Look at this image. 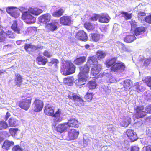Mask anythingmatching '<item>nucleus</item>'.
I'll return each instance as SVG.
<instances>
[{
    "label": "nucleus",
    "mask_w": 151,
    "mask_h": 151,
    "mask_svg": "<svg viewBox=\"0 0 151 151\" xmlns=\"http://www.w3.org/2000/svg\"><path fill=\"white\" fill-rule=\"evenodd\" d=\"M75 66L70 61H67L61 67V71L64 75H67L74 73L75 71Z\"/></svg>",
    "instance_id": "1"
},
{
    "label": "nucleus",
    "mask_w": 151,
    "mask_h": 151,
    "mask_svg": "<svg viewBox=\"0 0 151 151\" xmlns=\"http://www.w3.org/2000/svg\"><path fill=\"white\" fill-rule=\"evenodd\" d=\"M84 69L83 67H81L80 72L79 74V78L75 81V83L78 86H81L85 84L88 76V68Z\"/></svg>",
    "instance_id": "2"
},
{
    "label": "nucleus",
    "mask_w": 151,
    "mask_h": 151,
    "mask_svg": "<svg viewBox=\"0 0 151 151\" xmlns=\"http://www.w3.org/2000/svg\"><path fill=\"white\" fill-rule=\"evenodd\" d=\"M45 113L47 115L52 116L55 117L54 120L55 121L59 122L62 120V118L60 116L61 111L60 109L54 114V108L53 106L50 105H47L45 106L44 110Z\"/></svg>",
    "instance_id": "3"
},
{
    "label": "nucleus",
    "mask_w": 151,
    "mask_h": 151,
    "mask_svg": "<svg viewBox=\"0 0 151 151\" xmlns=\"http://www.w3.org/2000/svg\"><path fill=\"white\" fill-rule=\"evenodd\" d=\"M35 10V9L29 8L28 11L23 13L22 18L27 24H31L35 22V18L31 14L34 15Z\"/></svg>",
    "instance_id": "4"
},
{
    "label": "nucleus",
    "mask_w": 151,
    "mask_h": 151,
    "mask_svg": "<svg viewBox=\"0 0 151 151\" xmlns=\"http://www.w3.org/2000/svg\"><path fill=\"white\" fill-rule=\"evenodd\" d=\"M68 97L70 99L73 100L77 105L80 106H83L84 101L80 97L73 93L68 95Z\"/></svg>",
    "instance_id": "5"
},
{
    "label": "nucleus",
    "mask_w": 151,
    "mask_h": 151,
    "mask_svg": "<svg viewBox=\"0 0 151 151\" xmlns=\"http://www.w3.org/2000/svg\"><path fill=\"white\" fill-rule=\"evenodd\" d=\"M98 64V62L96 57L94 56L89 57V59L87 63V64L83 67V68L84 69H86L88 68V71L89 70V67L92 66H95L97 65Z\"/></svg>",
    "instance_id": "6"
},
{
    "label": "nucleus",
    "mask_w": 151,
    "mask_h": 151,
    "mask_svg": "<svg viewBox=\"0 0 151 151\" xmlns=\"http://www.w3.org/2000/svg\"><path fill=\"white\" fill-rule=\"evenodd\" d=\"M32 106L34 111L39 112L42 110L43 106V103L42 101L36 99L34 101Z\"/></svg>",
    "instance_id": "7"
},
{
    "label": "nucleus",
    "mask_w": 151,
    "mask_h": 151,
    "mask_svg": "<svg viewBox=\"0 0 151 151\" xmlns=\"http://www.w3.org/2000/svg\"><path fill=\"white\" fill-rule=\"evenodd\" d=\"M58 25V22L54 20L51 23L46 24L45 28L49 31L54 32L57 30Z\"/></svg>",
    "instance_id": "8"
},
{
    "label": "nucleus",
    "mask_w": 151,
    "mask_h": 151,
    "mask_svg": "<svg viewBox=\"0 0 151 151\" xmlns=\"http://www.w3.org/2000/svg\"><path fill=\"white\" fill-rule=\"evenodd\" d=\"M51 18V15L50 14L47 13L39 17L38 19L40 22L47 24V22L50 21Z\"/></svg>",
    "instance_id": "9"
},
{
    "label": "nucleus",
    "mask_w": 151,
    "mask_h": 151,
    "mask_svg": "<svg viewBox=\"0 0 151 151\" xmlns=\"http://www.w3.org/2000/svg\"><path fill=\"white\" fill-rule=\"evenodd\" d=\"M60 20V23L63 25H68L72 22L71 17L68 16H64Z\"/></svg>",
    "instance_id": "10"
},
{
    "label": "nucleus",
    "mask_w": 151,
    "mask_h": 151,
    "mask_svg": "<svg viewBox=\"0 0 151 151\" xmlns=\"http://www.w3.org/2000/svg\"><path fill=\"white\" fill-rule=\"evenodd\" d=\"M125 68V66L122 63H116L111 68V70L113 71H118L120 70L123 71Z\"/></svg>",
    "instance_id": "11"
},
{
    "label": "nucleus",
    "mask_w": 151,
    "mask_h": 151,
    "mask_svg": "<svg viewBox=\"0 0 151 151\" xmlns=\"http://www.w3.org/2000/svg\"><path fill=\"white\" fill-rule=\"evenodd\" d=\"M126 133L127 137L131 141L134 142L137 139V134L133 130L129 129L127 130Z\"/></svg>",
    "instance_id": "12"
},
{
    "label": "nucleus",
    "mask_w": 151,
    "mask_h": 151,
    "mask_svg": "<svg viewBox=\"0 0 151 151\" xmlns=\"http://www.w3.org/2000/svg\"><path fill=\"white\" fill-rule=\"evenodd\" d=\"M79 134L78 131L75 129H72L69 131L68 136L70 139L74 140L77 139Z\"/></svg>",
    "instance_id": "13"
},
{
    "label": "nucleus",
    "mask_w": 151,
    "mask_h": 151,
    "mask_svg": "<svg viewBox=\"0 0 151 151\" xmlns=\"http://www.w3.org/2000/svg\"><path fill=\"white\" fill-rule=\"evenodd\" d=\"M31 102L30 99H26L23 101L19 104L20 107L22 109L27 110L29 108Z\"/></svg>",
    "instance_id": "14"
},
{
    "label": "nucleus",
    "mask_w": 151,
    "mask_h": 151,
    "mask_svg": "<svg viewBox=\"0 0 151 151\" xmlns=\"http://www.w3.org/2000/svg\"><path fill=\"white\" fill-rule=\"evenodd\" d=\"M76 37L78 39L82 41L86 40L88 37L86 33L83 30L78 32L76 34Z\"/></svg>",
    "instance_id": "15"
},
{
    "label": "nucleus",
    "mask_w": 151,
    "mask_h": 151,
    "mask_svg": "<svg viewBox=\"0 0 151 151\" xmlns=\"http://www.w3.org/2000/svg\"><path fill=\"white\" fill-rule=\"evenodd\" d=\"M17 9L16 7H8L6 9V12L10 14L13 17L17 18L19 15V14L17 13L16 10Z\"/></svg>",
    "instance_id": "16"
},
{
    "label": "nucleus",
    "mask_w": 151,
    "mask_h": 151,
    "mask_svg": "<svg viewBox=\"0 0 151 151\" xmlns=\"http://www.w3.org/2000/svg\"><path fill=\"white\" fill-rule=\"evenodd\" d=\"M110 19V17L106 14H99V22L102 23H106L109 22Z\"/></svg>",
    "instance_id": "17"
},
{
    "label": "nucleus",
    "mask_w": 151,
    "mask_h": 151,
    "mask_svg": "<svg viewBox=\"0 0 151 151\" xmlns=\"http://www.w3.org/2000/svg\"><path fill=\"white\" fill-rule=\"evenodd\" d=\"M67 124L68 126L70 127L77 128L79 126L78 121L74 118H71Z\"/></svg>",
    "instance_id": "18"
},
{
    "label": "nucleus",
    "mask_w": 151,
    "mask_h": 151,
    "mask_svg": "<svg viewBox=\"0 0 151 151\" xmlns=\"http://www.w3.org/2000/svg\"><path fill=\"white\" fill-rule=\"evenodd\" d=\"M14 81L15 85L18 87H20L22 82V76L19 74H15Z\"/></svg>",
    "instance_id": "19"
},
{
    "label": "nucleus",
    "mask_w": 151,
    "mask_h": 151,
    "mask_svg": "<svg viewBox=\"0 0 151 151\" xmlns=\"http://www.w3.org/2000/svg\"><path fill=\"white\" fill-rule=\"evenodd\" d=\"M91 69V73L93 75H96L101 70L102 66L100 64L97 65L95 66H92Z\"/></svg>",
    "instance_id": "20"
},
{
    "label": "nucleus",
    "mask_w": 151,
    "mask_h": 151,
    "mask_svg": "<svg viewBox=\"0 0 151 151\" xmlns=\"http://www.w3.org/2000/svg\"><path fill=\"white\" fill-rule=\"evenodd\" d=\"M38 48L37 46L33 45L31 44H27L24 46V48L26 51L28 53L35 51Z\"/></svg>",
    "instance_id": "21"
},
{
    "label": "nucleus",
    "mask_w": 151,
    "mask_h": 151,
    "mask_svg": "<svg viewBox=\"0 0 151 151\" xmlns=\"http://www.w3.org/2000/svg\"><path fill=\"white\" fill-rule=\"evenodd\" d=\"M123 86L125 90H128L131 88L132 86V81L129 79H126L123 82Z\"/></svg>",
    "instance_id": "22"
},
{
    "label": "nucleus",
    "mask_w": 151,
    "mask_h": 151,
    "mask_svg": "<svg viewBox=\"0 0 151 151\" xmlns=\"http://www.w3.org/2000/svg\"><path fill=\"white\" fill-rule=\"evenodd\" d=\"M68 126L67 123L60 124L56 127V129L58 132L61 133L66 130Z\"/></svg>",
    "instance_id": "23"
},
{
    "label": "nucleus",
    "mask_w": 151,
    "mask_h": 151,
    "mask_svg": "<svg viewBox=\"0 0 151 151\" xmlns=\"http://www.w3.org/2000/svg\"><path fill=\"white\" fill-rule=\"evenodd\" d=\"M64 12V10L62 8L58 10H56L54 12L52 15L55 17H59L62 15Z\"/></svg>",
    "instance_id": "24"
},
{
    "label": "nucleus",
    "mask_w": 151,
    "mask_h": 151,
    "mask_svg": "<svg viewBox=\"0 0 151 151\" xmlns=\"http://www.w3.org/2000/svg\"><path fill=\"white\" fill-rule=\"evenodd\" d=\"M86 60V58L84 56L81 57L74 60V63L78 65L83 64Z\"/></svg>",
    "instance_id": "25"
},
{
    "label": "nucleus",
    "mask_w": 151,
    "mask_h": 151,
    "mask_svg": "<svg viewBox=\"0 0 151 151\" xmlns=\"http://www.w3.org/2000/svg\"><path fill=\"white\" fill-rule=\"evenodd\" d=\"M14 142L12 141H9L8 140L5 141L4 143L2 148L6 150H8L9 147L12 145H14Z\"/></svg>",
    "instance_id": "26"
},
{
    "label": "nucleus",
    "mask_w": 151,
    "mask_h": 151,
    "mask_svg": "<svg viewBox=\"0 0 151 151\" xmlns=\"http://www.w3.org/2000/svg\"><path fill=\"white\" fill-rule=\"evenodd\" d=\"M38 63L40 65H45L47 62V60L44 57L39 56L36 59Z\"/></svg>",
    "instance_id": "27"
},
{
    "label": "nucleus",
    "mask_w": 151,
    "mask_h": 151,
    "mask_svg": "<svg viewBox=\"0 0 151 151\" xmlns=\"http://www.w3.org/2000/svg\"><path fill=\"white\" fill-rule=\"evenodd\" d=\"M17 22L16 21H13V24L11 26V28L14 31L18 34L21 33L20 29L17 26Z\"/></svg>",
    "instance_id": "28"
},
{
    "label": "nucleus",
    "mask_w": 151,
    "mask_h": 151,
    "mask_svg": "<svg viewBox=\"0 0 151 151\" xmlns=\"http://www.w3.org/2000/svg\"><path fill=\"white\" fill-rule=\"evenodd\" d=\"M18 121L16 119L11 118L8 121L9 125L10 127H15L18 124Z\"/></svg>",
    "instance_id": "29"
},
{
    "label": "nucleus",
    "mask_w": 151,
    "mask_h": 151,
    "mask_svg": "<svg viewBox=\"0 0 151 151\" xmlns=\"http://www.w3.org/2000/svg\"><path fill=\"white\" fill-rule=\"evenodd\" d=\"M74 78L73 77L65 78L64 79V82L65 83L69 86L72 85L74 81Z\"/></svg>",
    "instance_id": "30"
},
{
    "label": "nucleus",
    "mask_w": 151,
    "mask_h": 151,
    "mask_svg": "<svg viewBox=\"0 0 151 151\" xmlns=\"http://www.w3.org/2000/svg\"><path fill=\"white\" fill-rule=\"evenodd\" d=\"M136 38L134 35L133 34L132 35H127L124 39V40L127 43H130L135 40Z\"/></svg>",
    "instance_id": "31"
},
{
    "label": "nucleus",
    "mask_w": 151,
    "mask_h": 151,
    "mask_svg": "<svg viewBox=\"0 0 151 151\" xmlns=\"http://www.w3.org/2000/svg\"><path fill=\"white\" fill-rule=\"evenodd\" d=\"M145 29L143 27H140L137 28L134 31V33L136 36L138 35L144 33Z\"/></svg>",
    "instance_id": "32"
},
{
    "label": "nucleus",
    "mask_w": 151,
    "mask_h": 151,
    "mask_svg": "<svg viewBox=\"0 0 151 151\" xmlns=\"http://www.w3.org/2000/svg\"><path fill=\"white\" fill-rule=\"evenodd\" d=\"M131 118L129 117H126L123 120L121 124L124 127H126L128 126L130 123L131 121Z\"/></svg>",
    "instance_id": "33"
},
{
    "label": "nucleus",
    "mask_w": 151,
    "mask_h": 151,
    "mask_svg": "<svg viewBox=\"0 0 151 151\" xmlns=\"http://www.w3.org/2000/svg\"><path fill=\"white\" fill-rule=\"evenodd\" d=\"M96 55L98 59L99 60L104 58L106 55V53L102 51L99 50L96 52Z\"/></svg>",
    "instance_id": "34"
},
{
    "label": "nucleus",
    "mask_w": 151,
    "mask_h": 151,
    "mask_svg": "<svg viewBox=\"0 0 151 151\" xmlns=\"http://www.w3.org/2000/svg\"><path fill=\"white\" fill-rule=\"evenodd\" d=\"M116 58H114L110 59L106 61L107 66L110 67L113 65L116 62Z\"/></svg>",
    "instance_id": "35"
},
{
    "label": "nucleus",
    "mask_w": 151,
    "mask_h": 151,
    "mask_svg": "<svg viewBox=\"0 0 151 151\" xmlns=\"http://www.w3.org/2000/svg\"><path fill=\"white\" fill-rule=\"evenodd\" d=\"M9 127L8 124L4 121H0V130L7 129Z\"/></svg>",
    "instance_id": "36"
},
{
    "label": "nucleus",
    "mask_w": 151,
    "mask_h": 151,
    "mask_svg": "<svg viewBox=\"0 0 151 151\" xmlns=\"http://www.w3.org/2000/svg\"><path fill=\"white\" fill-rule=\"evenodd\" d=\"M84 26L87 29L90 30H93L95 28V25L90 22L85 23Z\"/></svg>",
    "instance_id": "37"
},
{
    "label": "nucleus",
    "mask_w": 151,
    "mask_h": 151,
    "mask_svg": "<svg viewBox=\"0 0 151 151\" xmlns=\"http://www.w3.org/2000/svg\"><path fill=\"white\" fill-rule=\"evenodd\" d=\"M121 14L122 15V16L126 20L132 18V14H129L126 12H121Z\"/></svg>",
    "instance_id": "38"
},
{
    "label": "nucleus",
    "mask_w": 151,
    "mask_h": 151,
    "mask_svg": "<svg viewBox=\"0 0 151 151\" xmlns=\"http://www.w3.org/2000/svg\"><path fill=\"white\" fill-rule=\"evenodd\" d=\"M88 85L90 89H95L96 86L97 84L94 81H91L88 82Z\"/></svg>",
    "instance_id": "39"
},
{
    "label": "nucleus",
    "mask_w": 151,
    "mask_h": 151,
    "mask_svg": "<svg viewBox=\"0 0 151 151\" xmlns=\"http://www.w3.org/2000/svg\"><path fill=\"white\" fill-rule=\"evenodd\" d=\"M146 115V112L143 111H137L135 114V115L137 118L143 117Z\"/></svg>",
    "instance_id": "40"
},
{
    "label": "nucleus",
    "mask_w": 151,
    "mask_h": 151,
    "mask_svg": "<svg viewBox=\"0 0 151 151\" xmlns=\"http://www.w3.org/2000/svg\"><path fill=\"white\" fill-rule=\"evenodd\" d=\"M90 36L92 40L95 42L98 41L100 38L99 35L97 34H91Z\"/></svg>",
    "instance_id": "41"
},
{
    "label": "nucleus",
    "mask_w": 151,
    "mask_h": 151,
    "mask_svg": "<svg viewBox=\"0 0 151 151\" xmlns=\"http://www.w3.org/2000/svg\"><path fill=\"white\" fill-rule=\"evenodd\" d=\"M6 37V32L4 31H2L0 32V42H3L4 41Z\"/></svg>",
    "instance_id": "42"
},
{
    "label": "nucleus",
    "mask_w": 151,
    "mask_h": 151,
    "mask_svg": "<svg viewBox=\"0 0 151 151\" xmlns=\"http://www.w3.org/2000/svg\"><path fill=\"white\" fill-rule=\"evenodd\" d=\"M17 128H12L9 129V132L11 136H15L17 134V132L18 131Z\"/></svg>",
    "instance_id": "43"
},
{
    "label": "nucleus",
    "mask_w": 151,
    "mask_h": 151,
    "mask_svg": "<svg viewBox=\"0 0 151 151\" xmlns=\"http://www.w3.org/2000/svg\"><path fill=\"white\" fill-rule=\"evenodd\" d=\"M6 37H7L9 38H13L16 36L15 33L12 32L11 31L8 30L6 32Z\"/></svg>",
    "instance_id": "44"
},
{
    "label": "nucleus",
    "mask_w": 151,
    "mask_h": 151,
    "mask_svg": "<svg viewBox=\"0 0 151 151\" xmlns=\"http://www.w3.org/2000/svg\"><path fill=\"white\" fill-rule=\"evenodd\" d=\"M146 14L143 12H139L138 14V19L141 21H144L145 19L144 16H145Z\"/></svg>",
    "instance_id": "45"
},
{
    "label": "nucleus",
    "mask_w": 151,
    "mask_h": 151,
    "mask_svg": "<svg viewBox=\"0 0 151 151\" xmlns=\"http://www.w3.org/2000/svg\"><path fill=\"white\" fill-rule=\"evenodd\" d=\"M145 98L148 100L151 99V91H147L144 93Z\"/></svg>",
    "instance_id": "46"
},
{
    "label": "nucleus",
    "mask_w": 151,
    "mask_h": 151,
    "mask_svg": "<svg viewBox=\"0 0 151 151\" xmlns=\"http://www.w3.org/2000/svg\"><path fill=\"white\" fill-rule=\"evenodd\" d=\"M140 85H139V83L137 82L135 83L134 84L133 87L135 89V90L138 92L141 91V89H139Z\"/></svg>",
    "instance_id": "47"
},
{
    "label": "nucleus",
    "mask_w": 151,
    "mask_h": 151,
    "mask_svg": "<svg viewBox=\"0 0 151 151\" xmlns=\"http://www.w3.org/2000/svg\"><path fill=\"white\" fill-rule=\"evenodd\" d=\"M25 148H21L19 145L14 146L12 148V151H24Z\"/></svg>",
    "instance_id": "48"
},
{
    "label": "nucleus",
    "mask_w": 151,
    "mask_h": 151,
    "mask_svg": "<svg viewBox=\"0 0 151 151\" xmlns=\"http://www.w3.org/2000/svg\"><path fill=\"white\" fill-rule=\"evenodd\" d=\"M145 82L148 86L151 87V77H147L145 79Z\"/></svg>",
    "instance_id": "49"
},
{
    "label": "nucleus",
    "mask_w": 151,
    "mask_h": 151,
    "mask_svg": "<svg viewBox=\"0 0 151 151\" xmlns=\"http://www.w3.org/2000/svg\"><path fill=\"white\" fill-rule=\"evenodd\" d=\"M92 98V94L91 93H88L85 96V98L88 101H91Z\"/></svg>",
    "instance_id": "50"
},
{
    "label": "nucleus",
    "mask_w": 151,
    "mask_h": 151,
    "mask_svg": "<svg viewBox=\"0 0 151 151\" xmlns=\"http://www.w3.org/2000/svg\"><path fill=\"white\" fill-rule=\"evenodd\" d=\"M99 14H95L93 16L91 17L90 19L91 20L96 21L99 20Z\"/></svg>",
    "instance_id": "51"
},
{
    "label": "nucleus",
    "mask_w": 151,
    "mask_h": 151,
    "mask_svg": "<svg viewBox=\"0 0 151 151\" xmlns=\"http://www.w3.org/2000/svg\"><path fill=\"white\" fill-rule=\"evenodd\" d=\"M42 12V11L41 9L35 8L34 15H38Z\"/></svg>",
    "instance_id": "52"
},
{
    "label": "nucleus",
    "mask_w": 151,
    "mask_h": 151,
    "mask_svg": "<svg viewBox=\"0 0 151 151\" xmlns=\"http://www.w3.org/2000/svg\"><path fill=\"white\" fill-rule=\"evenodd\" d=\"M14 47L13 45L12 44H8L3 46V49L6 50H9Z\"/></svg>",
    "instance_id": "53"
},
{
    "label": "nucleus",
    "mask_w": 151,
    "mask_h": 151,
    "mask_svg": "<svg viewBox=\"0 0 151 151\" xmlns=\"http://www.w3.org/2000/svg\"><path fill=\"white\" fill-rule=\"evenodd\" d=\"M144 20L148 23L151 24V15H149L146 17Z\"/></svg>",
    "instance_id": "54"
},
{
    "label": "nucleus",
    "mask_w": 151,
    "mask_h": 151,
    "mask_svg": "<svg viewBox=\"0 0 151 151\" xmlns=\"http://www.w3.org/2000/svg\"><path fill=\"white\" fill-rule=\"evenodd\" d=\"M103 89L104 91L107 94H108L111 92L110 88L108 86H104L103 88Z\"/></svg>",
    "instance_id": "55"
},
{
    "label": "nucleus",
    "mask_w": 151,
    "mask_h": 151,
    "mask_svg": "<svg viewBox=\"0 0 151 151\" xmlns=\"http://www.w3.org/2000/svg\"><path fill=\"white\" fill-rule=\"evenodd\" d=\"M118 47L119 48L123 50H126V48L125 47V45L124 44L120 42H119Z\"/></svg>",
    "instance_id": "56"
},
{
    "label": "nucleus",
    "mask_w": 151,
    "mask_h": 151,
    "mask_svg": "<svg viewBox=\"0 0 151 151\" xmlns=\"http://www.w3.org/2000/svg\"><path fill=\"white\" fill-rule=\"evenodd\" d=\"M151 62V58H147L145 61L144 65H148Z\"/></svg>",
    "instance_id": "57"
},
{
    "label": "nucleus",
    "mask_w": 151,
    "mask_h": 151,
    "mask_svg": "<svg viewBox=\"0 0 151 151\" xmlns=\"http://www.w3.org/2000/svg\"><path fill=\"white\" fill-rule=\"evenodd\" d=\"M145 110L146 111V113L147 112L151 114V105L146 106Z\"/></svg>",
    "instance_id": "58"
},
{
    "label": "nucleus",
    "mask_w": 151,
    "mask_h": 151,
    "mask_svg": "<svg viewBox=\"0 0 151 151\" xmlns=\"http://www.w3.org/2000/svg\"><path fill=\"white\" fill-rule=\"evenodd\" d=\"M139 148L137 146H134L132 147L131 151H139Z\"/></svg>",
    "instance_id": "59"
},
{
    "label": "nucleus",
    "mask_w": 151,
    "mask_h": 151,
    "mask_svg": "<svg viewBox=\"0 0 151 151\" xmlns=\"http://www.w3.org/2000/svg\"><path fill=\"white\" fill-rule=\"evenodd\" d=\"M43 54L44 56L47 57H50L51 56V55L47 51H45Z\"/></svg>",
    "instance_id": "60"
},
{
    "label": "nucleus",
    "mask_w": 151,
    "mask_h": 151,
    "mask_svg": "<svg viewBox=\"0 0 151 151\" xmlns=\"http://www.w3.org/2000/svg\"><path fill=\"white\" fill-rule=\"evenodd\" d=\"M129 22L131 24L132 27H134L136 26V23L134 21L132 20L130 21Z\"/></svg>",
    "instance_id": "61"
},
{
    "label": "nucleus",
    "mask_w": 151,
    "mask_h": 151,
    "mask_svg": "<svg viewBox=\"0 0 151 151\" xmlns=\"http://www.w3.org/2000/svg\"><path fill=\"white\" fill-rule=\"evenodd\" d=\"M110 82L111 83H115L117 82V80L114 78H109Z\"/></svg>",
    "instance_id": "62"
},
{
    "label": "nucleus",
    "mask_w": 151,
    "mask_h": 151,
    "mask_svg": "<svg viewBox=\"0 0 151 151\" xmlns=\"http://www.w3.org/2000/svg\"><path fill=\"white\" fill-rule=\"evenodd\" d=\"M144 109V107L142 106L140 107H138L137 108L136 110L137 111H142Z\"/></svg>",
    "instance_id": "63"
},
{
    "label": "nucleus",
    "mask_w": 151,
    "mask_h": 151,
    "mask_svg": "<svg viewBox=\"0 0 151 151\" xmlns=\"http://www.w3.org/2000/svg\"><path fill=\"white\" fill-rule=\"evenodd\" d=\"M145 151H151V145H148L145 148Z\"/></svg>",
    "instance_id": "64"
}]
</instances>
